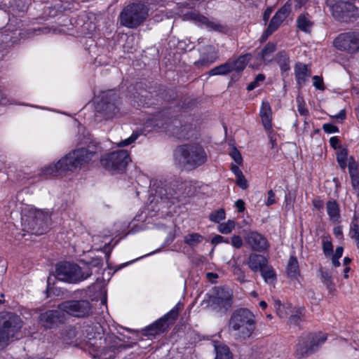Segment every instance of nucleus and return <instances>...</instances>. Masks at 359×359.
<instances>
[{"mask_svg":"<svg viewBox=\"0 0 359 359\" xmlns=\"http://www.w3.org/2000/svg\"><path fill=\"white\" fill-rule=\"evenodd\" d=\"M92 275L88 266L83 269L70 262L60 263L56 268V278L62 281L75 283L87 279Z\"/></svg>","mask_w":359,"mask_h":359,"instance_id":"6","label":"nucleus"},{"mask_svg":"<svg viewBox=\"0 0 359 359\" xmlns=\"http://www.w3.org/2000/svg\"><path fill=\"white\" fill-rule=\"evenodd\" d=\"M327 212L330 219L333 222H339L340 219V210L336 201H329L326 203Z\"/></svg>","mask_w":359,"mask_h":359,"instance_id":"22","label":"nucleus"},{"mask_svg":"<svg viewBox=\"0 0 359 359\" xmlns=\"http://www.w3.org/2000/svg\"><path fill=\"white\" fill-rule=\"evenodd\" d=\"M260 116L264 128L266 130L271 129V109L268 102H262L260 109Z\"/></svg>","mask_w":359,"mask_h":359,"instance_id":"19","label":"nucleus"},{"mask_svg":"<svg viewBox=\"0 0 359 359\" xmlns=\"http://www.w3.org/2000/svg\"><path fill=\"white\" fill-rule=\"evenodd\" d=\"M139 137V134L137 133H133L130 137L128 138L122 140L117 143V147H123L130 145V144L133 143Z\"/></svg>","mask_w":359,"mask_h":359,"instance_id":"41","label":"nucleus"},{"mask_svg":"<svg viewBox=\"0 0 359 359\" xmlns=\"http://www.w3.org/2000/svg\"><path fill=\"white\" fill-rule=\"evenodd\" d=\"M231 170L233 172V174L236 175V177L239 176V175L241 177V175L243 174V172L241 171V170L238 168V166H237L236 165H231Z\"/></svg>","mask_w":359,"mask_h":359,"instance_id":"61","label":"nucleus"},{"mask_svg":"<svg viewBox=\"0 0 359 359\" xmlns=\"http://www.w3.org/2000/svg\"><path fill=\"white\" fill-rule=\"evenodd\" d=\"M323 250L325 256H331L333 252L332 242L327 239L323 240Z\"/></svg>","mask_w":359,"mask_h":359,"instance_id":"42","label":"nucleus"},{"mask_svg":"<svg viewBox=\"0 0 359 359\" xmlns=\"http://www.w3.org/2000/svg\"><path fill=\"white\" fill-rule=\"evenodd\" d=\"M291 11V4L290 0L287 1L283 6H282L273 16L272 19L276 20L278 22L282 23L289 15Z\"/></svg>","mask_w":359,"mask_h":359,"instance_id":"27","label":"nucleus"},{"mask_svg":"<svg viewBox=\"0 0 359 359\" xmlns=\"http://www.w3.org/2000/svg\"><path fill=\"white\" fill-rule=\"evenodd\" d=\"M265 79V76L263 74H258L253 81L248 84L247 87V90L248 91H251L254 90L255 88L259 86L260 82H263Z\"/></svg>","mask_w":359,"mask_h":359,"instance_id":"40","label":"nucleus"},{"mask_svg":"<svg viewBox=\"0 0 359 359\" xmlns=\"http://www.w3.org/2000/svg\"><path fill=\"white\" fill-rule=\"evenodd\" d=\"M276 50V44L269 42L266 44L262 50L259 53V56L262 60H265L267 56L273 53Z\"/></svg>","mask_w":359,"mask_h":359,"instance_id":"35","label":"nucleus"},{"mask_svg":"<svg viewBox=\"0 0 359 359\" xmlns=\"http://www.w3.org/2000/svg\"><path fill=\"white\" fill-rule=\"evenodd\" d=\"M245 243L250 249L256 252H264L269 247L267 239L257 231H250L244 237Z\"/></svg>","mask_w":359,"mask_h":359,"instance_id":"14","label":"nucleus"},{"mask_svg":"<svg viewBox=\"0 0 359 359\" xmlns=\"http://www.w3.org/2000/svg\"><path fill=\"white\" fill-rule=\"evenodd\" d=\"M313 86L318 90H323V79L319 77L318 76H314L313 77Z\"/></svg>","mask_w":359,"mask_h":359,"instance_id":"51","label":"nucleus"},{"mask_svg":"<svg viewBox=\"0 0 359 359\" xmlns=\"http://www.w3.org/2000/svg\"><path fill=\"white\" fill-rule=\"evenodd\" d=\"M236 207L238 208L239 212H243L245 210V203L243 200L238 199L235 203Z\"/></svg>","mask_w":359,"mask_h":359,"instance_id":"59","label":"nucleus"},{"mask_svg":"<svg viewBox=\"0 0 359 359\" xmlns=\"http://www.w3.org/2000/svg\"><path fill=\"white\" fill-rule=\"evenodd\" d=\"M236 184L243 189H245L248 187V182L245 178L243 174L241 176L236 177Z\"/></svg>","mask_w":359,"mask_h":359,"instance_id":"50","label":"nucleus"},{"mask_svg":"<svg viewBox=\"0 0 359 359\" xmlns=\"http://www.w3.org/2000/svg\"><path fill=\"white\" fill-rule=\"evenodd\" d=\"M62 312L59 309L42 313L39 316V323L45 328H51L64 320Z\"/></svg>","mask_w":359,"mask_h":359,"instance_id":"16","label":"nucleus"},{"mask_svg":"<svg viewBox=\"0 0 359 359\" xmlns=\"http://www.w3.org/2000/svg\"><path fill=\"white\" fill-rule=\"evenodd\" d=\"M310 0H294L296 4V8H301L302 6H305Z\"/></svg>","mask_w":359,"mask_h":359,"instance_id":"62","label":"nucleus"},{"mask_svg":"<svg viewBox=\"0 0 359 359\" xmlns=\"http://www.w3.org/2000/svg\"><path fill=\"white\" fill-rule=\"evenodd\" d=\"M247 264L252 271H260L268 264V259L264 255L251 253L248 257Z\"/></svg>","mask_w":359,"mask_h":359,"instance_id":"17","label":"nucleus"},{"mask_svg":"<svg viewBox=\"0 0 359 359\" xmlns=\"http://www.w3.org/2000/svg\"><path fill=\"white\" fill-rule=\"evenodd\" d=\"M297 26L301 31L309 33L313 27V22L309 19L308 15L301 14L297 19Z\"/></svg>","mask_w":359,"mask_h":359,"instance_id":"26","label":"nucleus"},{"mask_svg":"<svg viewBox=\"0 0 359 359\" xmlns=\"http://www.w3.org/2000/svg\"><path fill=\"white\" fill-rule=\"evenodd\" d=\"M148 8L142 3H133L125 6L120 13V24L135 29L142 24L148 17Z\"/></svg>","mask_w":359,"mask_h":359,"instance_id":"5","label":"nucleus"},{"mask_svg":"<svg viewBox=\"0 0 359 359\" xmlns=\"http://www.w3.org/2000/svg\"><path fill=\"white\" fill-rule=\"evenodd\" d=\"M332 12L336 20L344 22L355 21L359 17L355 0H337L332 6Z\"/></svg>","mask_w":359,"mask_h":359,"instance_id":"8","label":"nucleus"},{"mask_svg":"<svg viewBox=\"0 0 359 359\" xmlns=\"http://www.w3.org/2000/svg\"><path fill=\"white\" fill-rule=\"evenodd\" d=\"M63 312L76 318H84L92 313V305L88 300H69L58 306Z\"/></svg>","mask_w":359,"mask_h":359,"instance_id":"9","label":"nucleus"},{"mask_svg":"<svg viewBox=\"0 0 359 359\" xmlns=\"http://www.w3.org/2000/svg\"><path fill=\"white\" fill-rule=\"evenodd\" d=\"M213 346L216 353L215 359H231V355L229 347L219 342L213 341Z\"/></svg>","mask_w":359,"mask_h":359,"instance_id":"23","label":"nucleus"},{"mask_svg":"<svg viewBox=\"0 0 359 359\" xmlns=\"http://www.w3.org/2000/svg\"><path fill=\"white\" fill-rule=\"evenodd\" d=\"M327 339V336L322 333L313 334L308 336L306 341L299 342L297 344L295 356L300 359L305 358L318 350Z\"/></svg>","mask_w":359,"mask_h":359,"instance_id":"11","label":"nucleus"},{"mask_svg":"<svg viewBox=\"0 0 359 359\" xmlns=\"http://www.w3.org/2000/svg\"><path fill=\"white\" fill-rule=\"evenodd\" d=\"M211 243L213 245H217L220 243H229V241L228 238H224L223 236H222L220 235H217L214 238H212Z\"/></svg>","mask_w":359,"mask_h":359,"instance_id":"52","label":"nucleus"},{"mask_svg":"<svg viewBox=\"0 0 359 359\" xmlns=\"http://www.w3.org/2000/svg\"><path fill=\"white\" fill-rule=\"evenodd\" d=\"M225 215L226 214L224 210L221 208L210 213L209 215V219L213 222L218 223L225 218Z\"/></svg>","mask_w":359,"mask_h":359,"instance_id":"36","label":"nucleus"},{"mask_svg":"<svg viewBox=\"0 0 359 359\" xmlns=\"http://www.w3.org/2000/svg\"><path fill=\"white\" fill-rule=\"evenodd\" d=\"M332 263L334 267H338L340 266V262L339 261V258L332 257Z\"/></svg>","mask_w":359,"mask_h":359,"instance_id":"64","label":"nucleus"},{"mask_svg":"<svg viewBox=\"0 0 359 359\" xmlns=\"http://www.w3.org/2000/svg\"><path fill=\"white\" fill-rule=\"evenodd\" d=\"M330 144L332 147L337 149L339 147V140L337 137H332L330 139Z\"/></svg>","mask_w":359,"mask_h":359,"instance_id":"58","label":"nucleus"},{"mask_svg":"<svg viewBox=\"0 0 359 359\" xmlns=\"http://www.w3.org/2000/svg\"><path fill=\"white\" fill-rule=\"evenodd\" d=\"M272 11H273V9L271 7H269L267 8L264 13V15H263V20L264 21L265 23H266L271 16V14L272 13Z\"/></svg>","mask_w":359,"mask_h":359,"instance_id":"57","label":"nucleus"},{"mask_svg":"<svg viewBox=\"0 0 359 359\" xmlns=\"http://www.w3.org/2000/svg\"><path fill=\"white\" fill-rule=\"evenodd\" d=\"M218 59V54L215 47L210 45L204 46L201 50L200 58L194 62L197 69L208 67Z\"/></svg>","mask_w":359,"mask_h":359,"instance_id":"15","label":"nucleus"},{"mask_svg":"<svg viewBox=\"0 0 359 359\" xmlns=\"http://www.w3.org/2000/svg\"><path fill=\"white\" fill-rule=\"evenodd\" d=\"M334 233L337 237H341L342 236V230L340 226H337L334 228Z\"/></svg>","mask_w":359,"mask_h":359,"instance_id":"63","label":"nucleus"},{"mask_svg":"<svg viewBox=\"0 0 359 359\" xmlns=\"http://www.w3.org/2000/svg\"><path fill=\"white\" fill-rule=\"evenodd\" d=\"M156 194H158V196L163 199L170 200L173 198L175 196L172 194L168 193L167 189L163 187H160L156 191Z\"/></svg>","mask_w":359,"mask_h":359,"instance_id":"45","label":"nucleus"},{"mask_svg":"<svg viewBox=\"0 0 359 359\" xmlns=\"http://www.w3.org/2000/svg\"><path fill=\"white\" fill-rule=\"evenodd\" d=\"M320 274V279L322 282L326 285L327 288L330 292L334 290V283L332 278V276L330 272L324 271L322 269L319 270Z\"/></svg>","mask_w":359,"mask_h":359,"instance_id":"30","label":"nucleus"},{"mask_svg":"<svg viewBox=\"0 0 359 359\" xmlns=\"http://www.w3.org/2000/svg\"><path fill=\"white\" fill-rule=\"evenodd\" d=\"M94 154L95 152L89 151L86 148L74 150L60 159L56 163L43 167L41 170V174L46 177L62 175L66 172L73 171L88 163Z\"/></svg>","mask_w":359,"mask_h":359,"instance_id":"1","label":"nucleus"},{"mask_svg":"<svg viewBox=\"0 0 359 359\" xmlns=\"http://www.w3.org/2000/svg\"><path fill=\"white\" fill-rule=\"evenodd\" d=\"M267 194H268V198L266 202V205L267 206H270L276 203L275 194L272 190H269L268 191Z\"/></svg>","mask_w":359,"mask_h":359,"instance_id":"53","label":"nucleus"},{"mask_svg":"<svg viewBox=\"0 0 359 359\" xmlns=\"http://www.w3.org/2000/svg\"><path fill=\"white\" fill-rule=\"evenodd\" d=\"M302 318V316L300 313H296L294 315H292L290 318V323L292 324H297Z\"/></svg>","mask_w":359,"mask_h":359,"instance_id":"55","label":"nucleus"},{"mask_svg":"<svg viewBox=\"0 0 359 359\" xmlns=\"http://www.w3.org/2000/svg\"><path fill=\"white\" fill-rule=\"evenodd\" d=\"M349 234L351 238L355 241L356 246L359 249V224L357 222L351 223Z\"/></svg>","mask_w":359,"mask_h":359,"instance_id":"37","label":"nucleus"},{"mask_svg":"<svg viewBox=\"0 0 359 359\" xmlns=\"http://www.w3.org/2000/svg\"><path fill=\"white\" fill-rule=\"evenodd\" d=\"M282 72H287L290 69V60L288 54L285 50L278 52L275 58Z\"/></svg>","mask_w":359,"mask_h":359,"instance_id":"24","label":"nucleus"},{"mask_svg":"<svg viewBox=\"0 0 359 359\" xmlns=\"http://www.w3.org/2000/svg\"><path fill=\"white\" fill-rule=\"evenodd\" d=\"M346 111L345 109H341L337 114L334 116H332V118H335L337 120L343 121L346 118Z\"/></svg>","mask_w":359,"mask_h":359,"instance_id":"56","label":"nucleus"},{"mask_svg":"<svg viewBox=\"0 0 359 359\" xmlns=\"http://www.w3.org/2000/svg\"><path fill=\"white\" fill-rule=\"evenodd\" d=\"M203 240V237L197 233H189L184 237V243L189 246H195L201 243Z\"/></svg>","mask_w":359,"mask_h":359,"instance_id":"32","label":"nucleus"},{"mask_svg":"<svg viewBox=\"0 0 359 359\" xmlns=\"http://www.w3.org/2000/svg\"><path fill=\"white\" fill-rule=\"evenodd\" d=\"M251 58L250 54H245L240 56L236 60L234 61H229V64L231 66V72H241L243 71L247 63Z\"/></svg>","mask_w":359,"mask_h":359,"instance_id":"25","label":"nucleus"},{"mask_svg":"<svg viewBox=\"0 0 359 359\" xmlns=\"http://www.w3.org/2000/svg\"><path fill=\"white\" fill-rule=\"evenodd\" d=\"M183 305L178 302L174 308H172L168 313H166L162 319H164V322L166 323L168 320H171L172 321L175 320L180 312V311L182 309Z\"/></svg>","mask_w":359,"mask_h":359,"instance_id":"31","label":"nucleus"},{"mask_svg":"<svg viewBox=\"0 0 359 359\" xmlns=\"http://www.w3.org/2000/svg\"><path fill=\"white\" fill-rule=\"evenodd\" d=\"M230 156H231V158L234 160V161L237 164H238V165H241L242 164V163H243V158L241 156V154L240 151L236 148H233L231 151Z\"/></svg>","mask_w":359,"mask_h":359,"instance_id":"46","label":"nucleus"},{"mask_svg":"<svg viewBox=\"0 0 359 359\" xmlns=\"http://www.w3.org/2000/svg\"><path fill=\"white\" fill-rule=\"evenodd\" d=\"M23 326L22 318L17 314L8 312L0 316V348L6 346L9 342L18 339Z\"/></svg>","mask_w":359,"mask_h":359,"instance_id":"4","label":"nucleus"},{"mask_svg":"<svg viewBox=\"0 0 359 359\" xmlns=\"http://www.w3.org/2000/svg\"><path fill=\"white\" fill-rule=\"evenodd\" d=\"M276 312L278 313V315L280 317V318H285V313H284L283 312V309H284V306L282 305L280 302V301H276Z\"/></svg>","mask_w":359,"mask_h":359,"instance_id":"54","label":"nucleus"},{"mask_svg":"<svg viewBox=\"0 0 359 359\" xmlns=\"http://www.w3.org/2000/svg\"><path fill=\"white\" fill-rule=\"evenodd\" d=\"M231 244L235 248L239 249V248H241L243 246V241L242 238L240 236L233 235L231 238Z\"/></svg>","mask_w":359,"mask_h":359,"instance_id":"47","label":"nucleus"},{"mask_svg":"<svg viewBox=\"0 0 359 359\" xmlns=\"http://www.w3.org/2000/svg\"><path fill=\"white\" fill-rule=\"evenodd\" d=\"M334 47L348 53H355L359 49V32L340 34L334 40Z\"/></svg>","mask_w":359,"mask_h":359,"instance_id":"12","label":"nucleus"},{"mask_svg":"<svg viewBox=\"0 0 359 359\" xmlns=\"http://www.w3.org/2000/svg\"><path fill=\"white\" fill-rule=\"evenodd\" d=\"M235 226V222L233 220L229 219L226 222L221 223L218 226V230L223 234H229L234 229Z\"/></svg>","mask_w":359,"mask_h":359,"instance_id":"34","label":"nucleus"},{"mask_svg":"<svg viewBox=\"0 0 359 359\" xmlns=\"http://www.w3.org/2000/svg\"><path fill=\"white\" fill-rule=\"evenodd\" d=\"M296 101L297 103V109L299 113L302 116H306L309 114V111L306 107V104L302 96L298 95L296 98Z\"/></svg>","mask_w":359,"mask_h":359,"instance_id":"39","label":"nucleus"},{"mask_svg":"<svg viewBox=\"0 0 359 359\" xmlns=\"http://www.w3.org/2000/svg\"><path fill=\"white\" fill-rule=\"evenodd\" d=\"M127 150L121 149L106 154L100 159L101 165L112 172H120L125 170L130 161Z\"/></svg>","mask_w":359,"mask_h":359,"instance_id":"7","label":"nucleus"},{"mask_svg":"<svg viewBox=\"0 0 359 359\" xmlns=\"http://www.w3.org/2000/svg\"><path fill=\"white\" fill-rule=\"evenodd\" d=\"M262 276L267 283H272L276 279V273L272 268L269 267L267 265L260 271Z\"/></svg>","mask_w":359,"mask_h":359,"instance_id":"33","label":"nucleus"},{"mask_svg":"<svg viewBox=\"0 0 359 359\" xmlns=\"http://www.w3.org/2000/svg\"><path fill=\"white\" fill-rule=\"evenodd\" d=\"M280 25V22H278L276 20H274L273 19L271 18L269 25L266 29V37H268L276 30H277Z\"/></svg>","mask_w":359,"mask_h":359,"instance_id":"43","label":"nucleus"},{"mask_svg":"<svg viewBox=\"0 0 359 359\" xmlns=\"http://www.w3.org/2000/svg\"><path fill=\"white\" fill-rule=\"evenodd\" d=\"M177 160L189 168L194 169L203 165L208 160L205 149L199 144H186L175 151Z\"/></svg>","mask_w":359,"mask_h":359,"instance_id":"3","label":"nucleus"},{"mask_svg":"<svg viewBox=\"0 0 359 359\" xmlns=\"http://www.w3.org/2000/svg\"><path fill=\"white\" fill-rule=\"evenodd\" d=\"M233 273L234 276H236L237 280H238L240 283H243L245 282V273L238 266L236 265L233 266Z\"/></svg>","mask_w":359,"mask_h":359,"instance_id":"44","label":"nucleus"},{"mask_svg":"<svg viewBox=\"0 0 359 359\" xmlns=\"http://www.w3.org/2000/svg\"><path fill=\"white\" fill-rule=\"evenodd\" d=\"M294 74L297 84L302 86L310 76V72L306 65L297 62L294 65Z\"/></svg>","mask_w":359,"mask_h":359,"instance_id":"18","label":"nucleus"},{"mask_svg":"<svg viewBox=\"0 0 359 359\" xmlns=\"http://www.w3.org/2000/svg\"><path fill=\"white\" fill-rule=\"evenodd\" d=\"M348 167L351 178L352 186L354 189H357L359 187V172L358 170V164L352 156L348 158Z\"/></svg>","mask_w":359,"mask_h":359,"instance_id":"20","label":"nucleus"},{"mask_svg":"<svg viewBox=\"0 0 359 359\" xmlns=\"http://www.w3.org/2000/svg\"><path fill=\"white\" fill-rule=\"evenodd\" d=\"M348 160V150L342 149L337 153V162Z\"/></svg>","mask_w":359,"mask_h":359,"instance_id":"48","label":"nucleus"},{"mask_svg":"<svg viewBox=\"0 0 359 359\" xmlns=\"http://www.w3.org/2000/svg\"><path fill=\"white\" fill-rule=\"evenodd\" d=\"M199 20L201 21L203 24L207 25L208 27L212 29V30L221 32L224 28L222 25L215 22H210L203 16H200Z\"/></svg>","mask_w":359,"mask_h":359,"instance_id":"38","label":"nucleus"},{"mask_svg":"<svg viewBox=\"0 0 359 359\" xmlns=\"http://www.w3.org/2000/svg\"><path fill=\"white\" fill-rule=\"evenodd\" d=\"M168 327L167 323L164 319L160 318L145 329L146 335H156L163 332Z\"/></svg>","mask_w":359,"mask_h":359,"instance_id":"21","label":"nucleus"},{"mask_svg":"<svg viewBox=\"0 0 359 359\" xmlns=\"http://www.w3.org/2000/svg\"><path fill=\"white\" fill-rule=\"evenodd\" d=\"M232 305V291L229 288L222 287L217 290L215 296L210 298V306L213 309L227 311Z\"/></svg>","mask_w":359,"mask_h":359,"instance_id":"13","label":"nucleus"},{"mask_svg":"<svg viewBox=\"0 0 359 359\" xmlns=\"http://www.w3.org/2000/svg\"><path fill=\"white\" fill-rule=\"evenodd\" d=\"M299 263L294 256H290L287 265V273L290 277L295 278L299 274Z\"/></svg>","mask_w":359,"mask_h":359,"instance_id":"28","label":"nucleus"},{"mask_svg":"<svg viewBox=\"0 0 359 359\" xmlns=\"http://www.w3.org/2000/svg\"><path fill=\"white\" fill-rule=\"evenodd\" d=\"M255 329V317L250 310L238 309L231 315L228 323V330L236 340L241 341L249 339Z\"/></svg>","mask_w":359,"mask_h":359,"instance_id":"2","label":"nucleus"},{"mask_svg":"<svg viewBox=\"0 0 359 359\" xmlns=\"http://www.w3.org/2000/svg\"><path fill=\"white\" fill-rule=\"evenodd\" d=\"M323 129L324 130V131L325 133H337L338 132V128L333 125V124H331V123H325L323 126Z\"/></svg>","mask_w":359,"mask_h":359,"instance_id":"49","label":"nucleus"},{"mask_svg":"<svg viewBox=\"0 0 359 359\" xmlns=\"http://www.w3.org/2000/svg\"><path fill=\"white\" fill-rule=\"evenodd\" d=\"M344 248L341 246H339L336 248L334 254L332 255V257L336 258H341L343 254Z\"/></svg>","mask_w":359,"mask_h":359,"instance_id":"60","label":"nucleus"},{"mask_svg":"<svg viewBox=\"0 0 359 359\" xmlns=\"http://www.w3.org/2000/svg\"><path fill=\"white\" fill-rule=\"evenodd\" d=\"M231 72V66L229 64V61L217 66L208 72L209 76H217V75H226Z\"/></svg>","mask_w":359,"mask_h":359,"instance_id":"29","label":"nucleus"},{"mask_svg":"<svg viewBox=\"0 0 359 359\" xmlns=\"http://www.w3.org/2000/svg\"><path fill=\"white\" fill-rule=\"evenodd\" d=\"M117 96L111 91L102 97L96 104V116H103L108 119L115 116L118 112Z\"/></svg>","mask_w":359,"mask_h":359,"instance_id":"10","label":"nucleus"}]
</instances>
